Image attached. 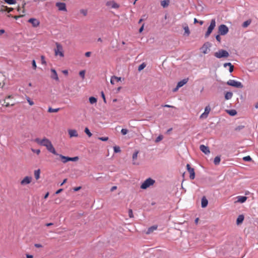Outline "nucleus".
I'll list each match as a JSON object with an SVG mask.
<instances>
[{"mask_svg":"<svg viewBox=\"0 0 258 258\" xmlns=\"http://www.w3.org/2000/svg\"><path fill=\"white\" fill-rule=\"evenodd\" d=\"M56 48H54V54L55 56H59L60 57L64 56V53L63 50V47L62 45L58 43H55Z\"/></svg>","mask_w":258,"mask_h":258,"instance_id":"f257e3e1","label":"nucleus"},{"mask_svg":"<svg viewBox=\"0 0 258 258\" xmlns=\"http://www.w3.org/2000/svg\"><path fill=\"white\" fill-rule=\"evenodd\" d=\"M34 141L38 144L42 146H44L45 147H46L47 146H48L49 145H50V144L51 143L50 141L46 138H44L42 140L39 138H36L35 139Z\"/></svg>","mask_w":258,"mask_h":258,"instance_id":"f03ea898","label":"nucleus"},{"mask_svg":"<svg viewBox=\"0 0 258 258\" xmlns=\"http://www.w3.org/2000/svg\"><path fill=\"white\" fill-rule=\"evenodd\" d=\"M155 182V181L154 179L151 178H148L145 180L144 182L141 185V188L142 189H145L149 187L150 186L153 185Z\"/></svg>","mask_w":258,"mask_h":258,"instance_id":"7ed1b4c3","label":"nucleus"},{"mask_svg":"<svg viewBox=\"0 0 258 258\" xmlns=\"http://www.w3.org/2000/svg\"><path fill=\"white\" fill-rule=\"evenodd\" d=\"M229 55L228 52L224 49H220L218 51L214 53V56L218 58H221L222 57H227Z\"/></svg>","mask_w":258,"mask_h":258,"instance_id":"20e7f679","label":"nucleus"},{"mask_svg":"<svg viewBox=\"0 0 258 258\" xmlns=\"http://www.w3.org/2000/svg\"><path fill=\"white\" fill-rule=\"evenodd\" d=\"M212 44L209 42H205L202 47L200 48L201 51L204 54L208 53L210 51Z\"/></svg>","mask_w":258,"mask_h":258,"instance_id":"39448f33","label":"nucleus"},{"mask_svg":"<svg viewBox=\"0 0 258 258\" xmlns=\"http://www.w3.org/2000/svg\"><path fill=\"white\" fill-rule=\"evenodd\" d=\"M228 85L236 87L237 88H243V85L240 82L235 81L234 80H229L227 82Z\"/></svg>","mask_w":258,"mask_h":258,"instance_id":"423d86ee","label":"nucleus"},{"mask_svg":"<svg viewBox=\"0 0 258 258\" xmlns=\"http://www.w3.org/2000/svg\"><path fill=\"white\" fill-rule=\"evenodd\" d=\"M215 26L216 21L215 19H213L211 20L210 25L209 26L208 30L205 34V37H208L211 34Z\"/></svg>","mask_w":258,"mask_h":258,"instance_id":"0eeeda50","label":"nucleus"},{"mask_svg":"<svg viewBox=\"0 0 258 258\" xmlns=\"http://www.w3.org/2000/svg\"><path fill=\"white\" fill-rule=\"evenodd\" d=\"M228 28L224 24H222L218 27V32L220 35H225L228 32Z\"/></svg>","mask_w":258,"mask_h":258,"instance_id":"6e6552de","label":"nucleus"},{"mask_svg":"<svg viewBox=\"0 0 258 258\" xmlns=\"http://www.w3.org/2000/svg\"><path fill=\"white\" fill-rule=\"evenodd\" d=\"M186 168L190 174V179H194L195 178V173L194 169L193 168H191L189 164H187L186 165Z\"/></svg>","mask_w":258,"mask_h":258,"instance_id":"1a4fd4ad","label":"nucleus"},{"mask_svg":"<svg viewBox=\"0 0 258 258\" xmlns=\"http://www.w3.org/2000/svg\"><path fill=\"white\" fill-rule=\"evenodd\" d=\"M32 178L31 176H25L21 181L22 185H25L29 184L32 181Z\"/></svg>","mask_w":258,"mask_h":258,"instance_id":"9d476101","label":"nucleus"},{"mask_svg":"<svg viewBox=\"0 0 258 258\" xmlns=\"http://www.w3.org/2000/svg\"><path fill=\"white\" fill-rule=\"evenodd\" d=\"M28 22L31 23L34 27H37L40 25L39 21L35 18H30L28 20Z\"/></svg>","mask_w":258,"mask_h":258,"instance_id":"9b49d317","label":"nucleus"},{"mask_svg":"<svg viewBox=\"0 0 258 258\" xmlns=\"http://www.w3.org/2000/svg\"><path fill=\"white\" fill-rule=\"evenodd\" d=\"M211 108L209 106H207L205 108V111L200 116V118H207L209 113H210Z\"/></svg>","mask_w":258,"mask_h":258,"instance_id":"f8f14e48","label":"nucleus"},{"mask_svg":"<svg viewBox=\"0 0 258 258\" xmlns=\"http://www.w3.org/2000/svg\"><path fill=\"white\" fill-rule=\"evenodd\" d=\"M46 148L49 152L52 153L53 154L55 155H58V154L56 152L55 149L53 147L52 143L50 144V145L48 146H47Z\"/></svg>","mask_w":258,"mask_h":258,"instance_id":"ddd939ff","label":"nucleus"},{"mask_svg":"<svg viewBox=\"0 0 258 258\" xmlns=\"http://www.w3.org/2000/svg\"><path fill=\"white\" fill-rule=\"evenodd\" d=\"M56 6L58 8L59 11H67L66 4L63 3H57Z\"/></svg>","mask_w":258,"mask_h":258,"instance_id":"4468645a","label":"nucleus"},{"mask_svg":"<svg viewBox=\"0 0 258 258\" xmlns=\"http://www.w3.org/2000/svg\"><path fill=\"white\" fill-rule=\"evenodd\" d=\"M200 149L201 150V151H202L205 154H208L210 153L209 147L205 146L204 145H200Z\"/></svg>","mask_w":258,"mask_h":258,"instance_id":"2eb2a0df","label":"nucleus"},{"mask_svg":"<svg viewBox=\"0 0 258 258\" xmlns=\"http://www.w3.org/2000/svg\"><path fill=\"white\" fill-rule=\"evenodd\" d=\"M68 133H69V135L71 138L78 137V134L77 131L75 130H72V129L69 130Z\"/></svg>","mask_w":258,"mask_h":258,"instance_id":"dca6fc26","label":"nucleus"},{"mask_svg":"<svg viewBox=\"0 0 258 258\" xmlns=\"http://www.w3.org/2000/svg\"><path fill=\"white\" fill-rule=\"evenodd\" d=\"M188 81V78H185V79H184L183 80H182L181 81H179V82H178L177 83V87H182L184 85L186 84L187 82Z\"/></svg>","mask_w":258,"mask_h":258,"instance_id":"f3484780","label":"nucleus"},{"mask_svg":"<svg viewBox=\"0 0 258 258\" xmlns=\"http://www.w3.org/2000/svg\"><path fill=\"white\" fill-rule=\"evenodd\" d=\"M51 72H52V75L51 76V78L56 81L58 80V77L56 71L53 69H51Z\"/></svg>","mask_w":258,"mask_h":258,"instance_id":"a211bd4d","label":"nucleus"},{"mask_svg":"<svg viewBox=\"0 0 258 258\" xmlns=\"http://www.w3.org/2000/svg\"><path fill=\"white\" fill-rule=\"evenodd\" d=\"M56 156H58L60 157L61 161L63 163H66L67 162H68L69 161H68L69 157L64 156L61 154H58V155H56Z\"/></svg>","mask_w":258,"mask_h":258,"instance_id":"6ab92c4d","label":"nucleus"},{"mask_svg":"<svg viewBox=\"0 0 258 258\" xmlns=\"http://www.w3.org/2000/svg\"><path fill=\"white\" fill-rule=\"evenodd\" d=\"M208 201L207 199L205 197H203L201 201V206L202 208H205L207 206Z\"/></svg>","mask_w":258,"mask_h":258,"instance_id":"aec40b11","label":"nucleus"},{"mask_svg":"<svg viewBox=\"0 0 258 258\" xmlns=\"http://www.w3.org/2000/svg\"><path fill=\"white\" fill-rule=\"evenodd\" d=\"M237 198L238 202L243 203L246 201L247 198L245 196H238Z\"/></svg>","mask_w":258,"mask_h":258,"instance_id":"412c9836","label":"nucleus"},{"mask_svg":"<svg viewBox=\"0 0 258 258\" xmlns=\"http://www.w3.org/2000/svg\"><path fill=\"white\" fill-rule=\"evenodd\" d=\"M244 217L243 215H239L236 220L237 224L239 225V224L242 223L244 220Z\"/></svg>","mask_w":258,"mask_h":258,"instance_id":"4be33fe9","label":"nucleus"},{"mask_svg":"<svg viewBox=\"0 0 258 258\" xmlns=\"http://www.w3.org/2000/svg\"><path fill=\"white\" fill-rule=\"evenodd\" d=\"M157 229V226H153L148 228L146 232V234H149L153 232L154 230H156Z\"/></svg>","mask_w":258,"mask_h":258,"instance_id":"5701e85b","label":"nucleus"},{"mask_svg":"<svg viewBox=\"0 0 258 258\" xmlns=\"http://www.w3.org/2000/svg\"><path fill=\"white\" fill-rule=\"evenodd\" d=\"M233 96V93L231 92H227L225 94V99L226 100H229L232 98Z\"/></svg>","mask_w":258,"mask_h":258,"instance_id":"b1692460","label":"nucleus"},{"mask_svg":"<svg viewBox=\"0 0 258 258\" xmlns=\"http://www.w3.org/2000/svg\"><path fill=\"white\" fill-rule=\"evenodd\" d=\"M169 4V0H164L161 2V5L163 8H166Z\"/></svg>","mask_w":258,"mask_h":258,"instance_id":"393cba45","label":"nucleus"},{"mask_svg":"<svg viewBox=\"0 0 258 258\" xmlns=\"http://www.w3.org/2000/svg\"><path fill=\"white\" fill-rule=\"evenodd\" d=\"M40 170L37 169L34 171V176L36 180L40 178Z\"/></svg>","mask_w":258,"mask_h":258,"instance_id":"a878e982","label":"nucleus"},{"mask_svg":"<svg viewBox=\"0 0 258 258\" xmlns=\"http://www.w3.org/2000/svg\"><path fill=\"white\" fill-rule=\"evenodd\" d=\"M221 161L220 157L219 156H216L214 160V163L215 165H219Z\"/></svg>","mask_w":258,"mask_h":258,"instance_id":"bb28decb","label":"nucleus"},{"mask_svg":"<svg viewBox=\"0 0 258 258\" xmlns=\"http://www.w3.org/2000/svg\"><path fill=\"white\" fill-rule=\"evenodd\" d=\"M89 102L91 104L96 103L97 101V98L94 97H90L89 99Z\"/></svg>","mask_w":258,"mask_h":258,"instance_id":"cd10ccee","label":"nucleus"},{"mask_svg":"<svg viewBox=\"0 0 258 258\" xmlns=\"http://www.w3.org/2000/svg\"><path fill=\"white\" fill-rule=\"evenodd\" d=\"M251 20H248L245 22H243V23L242 24V27L243 28H246L248 26H249L250 23H251Z\"/></svg>","mask_w":258,"mask_h":258,"instance_id":"c85d7f7f","label":"nucleus"},{"mask_svg":"<svg viewBox=\"0 0 258 258\" xmlns=\"http://www.w3.org/2000/svg\"><path fill=\"white\" fill-rule=\"evenodd\" d=\"M59 109H60L59 108L54 109V108H52L51 107H49L48 109V111L49 112H57L59 110Z\"/></svg>","mask_w":258,"mask_h":258,"instance_id":"c756f323","label":"nucleus"},{"mask_svg":"<svg viewBox=\"0 0 258 258\" xmlns=\"http://www.w3.org/2000/svg\"><path fill=\"white\" fill-rule=\"evenodd\" d=\"M228 114L231 116H234L236 114L237 112L234 109L229 110L227 111Z\"/></svg>","mask_w":258,"mask_h":258,"instance_id":"7c9ffc66","label":"nucleus"},{"mask_svg":"<svg viewBox=\"0 0 258 258\" xmlns=\"http://www.w3.org/2000/svg\"><path fill=\"white\" fill-rule=\"evenodd\" d=\"M183 29L184 30V34H186L187 36H188L190 34V31L189 30L188 27L187 26H186L184 27Z\"/></svg>","mask_w":258,"mask_h":258,"instance_id":"2f4dec72","label":"nucleus"},{"mask_svg":"<svg viewBox=\"0 0 258 258\" xmlns=\"http://www.w3.org/2000/svg\"><path fill=\"white\" fill-rule=\"evenodd\" d=\"M5 2L9 5H14L16 4V0H4Z\"/></svg>","mask_w":258,"mask_h":258,"instance_id":"473e14b6","label":"nucleus"},{"mask_svg":"<svg viewBox=\"0 0 258 258\" xmlns=\"http://www.w3.org/2000/svg\"><path fill=\"white\" fill-rule=\"evenodd\" d=\"M78 160H79V157L78 156H76L74 157H69L68 161L75 162V161H77Z\"/></svg>","mask_w":258,"mask_h":258,"instance_id":"72a5a7b5","label":"nucleus"},{"mask_svg":"<svg viewBox=\"0 0 258 258\" xmlns=\"http://www.w3.org/2000/svg\"><path fill=\"white\" fill-rule=\"evenodd\" d=\"M13 8H9L7 6L6 7H4V11H7L8 13H10L11 12H12L13 11Z\"/></svg>","mask_w":258,"mask_h":258,"instance_id":"f704fd0d","label":"nucleus"},{"mask_svg":"<svg viewBox=\"0 0 258 258\" xmlns=\"http://www.w3.org/2000/svg\"><path fill=\"white\" fill-rule=\"evenodd\" d=\"M146 67V64L145 63H142V64H141L139 68H138V71H142V70H143Z\"/></svg>","mask_w":258,"mask_h":258,"instance_id":"c9c22d12","label":"nucleus"},{"mask_svg":"<svg viewBox=\"0 0 258 258\" xmlns=\"http://www.w3.org/2000/svg\"><path fill=\"white\" fill-rule=\"evenodd\" d=\"M113 150L115 153H119L121 151L120 147L118 146H114Z\"/></svg>","mask_w":258,"mask_h":258,"instance_id":"e433bc0d","label":"nucleus"},{"mask_svg":"<svg viewBox=\"0 0 258 258\" xmlns=\"http://www.w3.org/2000/svg\"><path fill=\"white\" fill-rule=\"evenodd\" d=\"M85 133L89 137H91L92 134H91V133L90 132L89 130L88 129V128L87 127H86L85 129Z\"/></svg>","mask_w":258,"mask_h":258,"instance_id":"4c0bfd02","label":"nucleus"},{"mask_svg":"<svg viewBox=\"0 0 258 258\" xmlns=\"http://www.w3.org/2000/svg\"><path fill=\"white\" fill-rule=\"evenodd\" d=\"M26 100L30 105L32 106L34 105V102L32 100H31L29 97H26Z\"/></svg>","mask_w":258,"mask_h":258,"instance_id":"58836bf2","label":"nucleus"},{"mask_svg":"<svg viewBox=\"0 0 258 258\" xmlns=\"http://www.w3.org/2000/svg\"><path fill=\"white\" fill-rule=\"evenodd\" d=\"M85 75V70L81 71L79 72V75L82 78V79H84Z\"/></svg>","mask_w":258,"mask_h":258,"instance_id":"ea45409f","label":"nucleus"},{"mask_svg":"<svg viewBox=\"0 0 258 258\" xmlns=\"http://www.w3.org/2000/svg\"><path fill=\"white\" fill-rule=\"evenodd\" d=\"M139 151H136L134 152V153L133 155V159L135 160L137 159L138 155L139 154Z\"/></svg>","mask_w":258,"mask_h":258,"instance_id":"a19ab883","label":"nucleus"},{"mask_svg":"<svg viewBox=\"0 0 258 258\" xmlns=\"http://www.w3.org/2000/svg\"><path fill=\"white\" fill-rule=\"evenodd\" d=\"M243 160L245 161H251V158L249 156H245L243 158Z\"/></svg>","mask_w":258,"mask_h":258,"instance_id":"79ce46f5","label":"nucleus"},{"mask_svg":"<svg viewBox=\"0 0 258 258\" xmlns=\"http://www.w3.org/2000/svg\"><path fill=\"white\" fill-rule=\"evenodd\" d=\"M128 133V130L127 129H125V128H122L121 130V133L122 134V135H125L126 134H127V133Z\"/></svg>","mask_w":258,"mask_h":258,"instance_id":"37998d69","label":"nucleus"},{"mask_svg":"<svg viewBox=\"0 0 258 258\" xmlns=\"http://www.w3.org/2000/svg\"><path fill=\"white\" fill-rule=\"evenodd\" d=\"M80 13L84 16H86L87 15V10L85 9H81L80 10Z\"/></svg>","mask_w":258,"mask_h":258,"instance_id":"c03bdc74","label":"nucleus"},{"mask_svg":"<svg viewBox=\"0 0 258 258\" xmlns=\"http://www.w3.org/2000/svg\"><path fill=\"white\" fill-rule=\"evenodd\" d=\"M41 60L42 64H46V61L45 60L44 56H43V55H41Z\"/></svg>","mask_w":258,"mask_h":258,"instance_id":"a18cd8bd","label":"nucleus"},{"mask_svg":"<svg viewBox=\"0 0 258 258\" xmlns=\"http://www.w3.org/2000/svg\"><path fill=\"white\" fill-rule=\"evenodd\" d=\"M163 139V136L162 135L159 136L155 140V142L156 143L159 142V141H161Z\"/></svg>","mask_w":258,"mask_h":258,"instance_id":"49530a36","label":"nucleus"},{"mask_svg":"<svg viewBox=\"0 0 258 258\" xmlns=\"http://www.w3.org/2000/svg\"><path fill=\"white\" fill-rule=\"evenodd\" d=\"M98 139L102 141H107L108 140V137H99V138H98Z\"/></svg>","mask_w":258,"mask_h":258,"instance_id":"de8ad7c7","label":"nucleus"},{"mask_svg":"<svg viewBox=\"0 0 258 258\" xmlns=\"http://www.w3.org/2000/svg\"><path fill=\"white\" fill-rule=\"evenodd\" d=\"M114 80H116L117 82H119V81H120L121 80V77H116V76H112V77Z\"/></svg>","mask_w":258,"mask_h":258,"instance_id":"09e8293b","label":"nucleus"},{"mask_svg":"<svg viewBox=\"0 0 258 258\" xmlns=\"http://www.w3.org/2000/svg\"><path fill=\"white\" fill-rule=\"evenodd\" d=\"M32 67L34 70L36 69L37 66L35 60H32Z\"/></svg>","mask_w":258,"mask_h":258,"instance_id":"8fccbe9b","label":"nucleus"},{"mask_svg":"<svg viewBox=\"0 0 258 258\" xmlns=\"http://www.w3.org/2000/svg\"><path fill=\"white\" fill-rule=\"evenodd\" d=\"M128 215H129V217L130 218H133V213L132 210H131V209L129 210V211H128Z\"/></svg>","mask_w":258,"mask_h":258,"instance_id":"3c124183","label":"nucleus"},{"mask_svg":"<svg viewBox=\"0 0 258 258\" xmlns=\"http://www.w3.org/2000/svg\"><path fill=\"white\" fill-rule=\"evenodd\" d=\"M244 127L243 125H239L235 128L236 131H240Z\"/></svg>","mask_w":258,"mask_h":258,"instance_id":"603ef678","label":"nucleus"},{"mask_svg":"<svg viewBox=\"0 0 258 258\" xmlns=\"http://www.w3.org/2000/svg\"><path fill=\"white\" fill-rule=\"evenodd\" d=\"M32 152L36 153L38 155L40 153V150L39 149H37V150L32 149Z\"/></svg>","mask_w":258,"mask_h":258,"instance_id":"864d4df0","label":"nucleus"},{"mask_svg":"<svg viewBox=\"0 0 258 258\" xmlns=\"http://www.w3.org/2000/svg\"><path fill=\"white\" fill-rule=\"evenodd\" d=\"M112 3H113V4L112 5V8H118L119 6H118V5L117 4L115 3L114 2H112Z\"/></svg>","mask_w":258,"mask_h":258,"instance_id":"5fc2aeb1","label":"nucleus"},{"mask_svg":"<svg viewBox=\"0 0 258 258\" xmlns=\"http://www.w3.org/2000/svg\"><path fill=\"white\" fill-rule=\"evenodd\" d=\"M216 40H217L218 42H221V37H220V35H216Z\"/></svg>","mask_w":258,"mask_h":258,"instance_id":"6e6d98bb","label":"nucleus"},{"mask_svg":"<svg viewBox=\"0 0 258 258\" xmlns=\"http://www.w3.org/2000/svg\"><path fill=\"white\" fill-rule=\"evenodd\" d=\"M34 246L37 248H40V247H42V245L39 243H36L34 244Z\"/></svg>","mask_w":258,"mask_h":258,"instance_id":"4d7b16f0","label":"nucleus"},{"mask_svg":"<svg viewBox=\"0 0 258 258\" xmlns=\"http://www.w3.org/2000/svg\"><path fill=\"white\" fill-rule=\"evenodd\" d=\"M232 64L230 63V62H227V63H225L224 64V67L225 68H226L227 66H229V67H230L231 66H232Z\"/></svg>","mask_w":258,"mask_h":258,"instance_id":"13d9d810","label":"nucleus"},{"mask_svg":"<svg viewBox=\"0 0 258 258\" xmlns=\"http://www.w3.org/2000/svg\"><path fill=\"white\" fill-rule=\"evenodd\" d=\"M101 96H102V98L103 99L104 102L105 103H106V99H105V95L103 92H101Z\"/></svg>","mask_w":258,"mask_h":258,"instance_id":"bf43d9fd","label":"nucleus"},{"mask_svg":"<svg viewBox=\"0 0 258 258\" xmlns=\"http://www.w3.org/2000/svg\"><path fill=\"white\" fill-rule=\"evenodd\" d=\"M91 52L90 51L86 52L85 54L86 57H90L91 55Z\"/></svg>","mask_w":258,"mask_h":258,"instance_id":"052dcab7","label":"nucleus"},{"mask_svg":"<svg viewBox=\"0 0 258 258\" xmlns=\"http://www.w3.org/2000/svg\"><path fill=\"white\" fill-rule=\"evenodd\" d=\"M233 69H234V67L233 65L231 66L230 67H229V72L230 73H232L233 71Z\"/></svg>","mask_w":258,"mask_h":258,"instance_id":"680f3d73","label":"nucleus"},{"mask_svg":"<svg viewBox=\"0 0 258 258\" xmlns=\"http://www.w3.org/2000/svg\"><path fill=\"white\" fill-rule=\"evenodd\" d=\"M162 107H168V108H174V107L173 106H172V105H167V104H166V105H162Z\"/></svg>","mask_w":258,"mask_h":258,"instance_id":"e2e57ef3","label":"nucleus"},{"mask_svg":"<svg viewBox=\"0 0 258 258\" xmlns=\"http://www.w3.org/2000/svg\"><path fill=\"white\" fill-rule=\"evenodd\" d=\"M81 188V186H78V187H75L74 188V191H78L79 190H80Z\"/></svg>","mask_w":258,"mask_h":258,"instance_id":"0e129e2a","label":"nucleus"},{"mask_svg":"<svg viewBox=\"0 0 258 258\" xmlns=\"http://www.w3.org/2000/svg\"><path fill=\"white\" fill-rule=\"evenodd\" d=\"M144 24H143V25L142 26V27L139 29V32H140V33H141V32L143 31V29H144Z\"/></svg>","mask_w":258,"mask_h":258,"instance_id":"69168bd1","label":"nucleus"},{"mask_svg":"<svg viewBox=\"0 0 258 258\" xmlns=\"http://www.w3.org/2000/svg\"><path fill=\"white\" fill-rule=\"evenodd\" d=\"M114 80L112 77L110 79V83L111 84L114 85Z\"/></svg>","mask_w":258,"mask_h":258,"instance_id":"338daca9","label":"nucleus"},{"mask_svg":"<svg viewBox=\"0 0 258 258\" xmlns=\"http://www.w3.org/2000/svg\"><path fill=\"white\" fill-rule=\"evenodd\" d=\"M27 258H33V255L30 254H26Z\"/></svg>","mask_w":258,"mask_h":258,"instance_id":"774afa93","label":"nucleus"}]
</instances>
